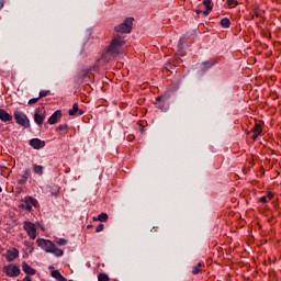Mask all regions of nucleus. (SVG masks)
<instances>
[{
    "label": "nucleus",
    "mask_w": 281,
    "mask_h": 281,
    "mask_svg": "<svg viewBox=\"0 0 281 281\" xmlns=\"http://www.w3.org/2000/svg\"><path fill=\"white\" fill-rule=\"evenodd\" d=\"M126 45V41H124V36L122 35H114L111 43L106 47L105 52L102 55V59L109 63V60H113L116 56L122 54V47Z\"/></svg>",
    "instance_id": "obj_1"
},
{
    "label": "nucleus",
    "mask_w": 281,
    "mask_h": 281,
    "mask_svg": "<svg viewBox=\"0 0 281 281\" xmlns=\"http://www.w3.org/2000/svg\"><path fill=\"white\" fill-rule=\"evenodd\" d=\"M126 45V41H124V36L122 35H114L111 43L106 47L105 52L102 55V59L109 63V60H113L116 56L122 54V47Z\"/></svg>",
    "instance_id": "obj_2"
},
{
    "label": "nucleus",
    "mask_w": 281,
    "mask_h": 281,
    "mask_svg": "<svg viewBox=\"0 0 281 281\" xmlns=\"http://www.w3.org/2000/svg\"><path fill=\"white\" fill-rule=\"evenodd\" d=\"M36 245L41 247L46 254H54V256H57V258H60L63 256V250L60 248H57L52 240L47 239H37Z\"/></svg>",
    "instance_id": "obj_3"
},
{
    "label": "nucleus",
    "mask_w": 281,
    "mask_h": 281,
    "mask_svg": "<svg viewBox=\"0 0 281 281\" xmlns=\"http://www.w3.org/2000/svg\"><path fill=\"white\" fill-rule=\"evenodd\" d=\"M133 21L135 19L127 18L125 21L114 27L116 34H131V30H133Z\"/></svg>",
    "instance_id": "obj_4"
},
{
    "label": "nucleus",
    "mask_w": 281,
    "mask_h": 281,
    "mask_svg": "<svg viewBox=\"0 0 281 281\" xmlns=\"http://www.w3.org/2000/svg\"><path fill=\"white\" fill-rule=\"evenodd\" d=\"M14 120L16 124H20V126H24V128H30V120H27V115L21 111L14 112Z\"/></svg>",
    "instance_id": "obj_5"
},
{
    "label": "nucleus",
    "mask_w": 281,
    "mask_h": 281,
    "mask_svg": "<svg viewBox=\"0 0 281 281\" xmlns=\"http://www.w3.org/2000/svg\"><path fill=\"white\" fill-rule=\"evenodd\" d=\"M3 272L9 278H16L21 274V269L16 265L11 263L9 266L3 267Z\"/></svg>",
    "instance_id": "obj_6"
},
{
    "label": "nucleus",
    "mask_w": 281,
    "mask_h": 281,
    "mask_svg": "<svg viewBox=\"0 0 281 281\" xmlns=\"http://www.w3.org/2000/svg\"><path fill=\"white\" fill-rule=\"evenodd\" d=\"M38 205V201L32 196H25L23 200V204L21 207L24 210H27L29 212H32V207H36Z\"/></svg>",
    "instance_id": "obj_7"
},
{
    "label": "nucleus",
    "mask_w": 281,
    "mask_h": 281,
    "mask_svg": "<svg viewBox=\"0 0 281 281\" xmlns=\"http://www.w3.org/2000/svg\"><path fill=\"white\" fill-rule=\"evenodd\" d=\"M24 229L31 240H36V226L32 222H24Z\"/></svg>",
    "instance_id": "obj_8"
},
{
    "label": "nucleus",
    "mask_w": 281,
    "mask_h": 281,
    "mask_svg": "<svg viewBox=\"0 0 281 281\" xmlns=\"http://www.w3.org/2000/svg\"><path fill=\"white\" fill-rule=\"evenodd\" d=\"M4 257L8 262H13V260H16V258H19V249L13 248L11 250H7Z\"/></svg>",
    "instance_id": "obj_9"
},
{
    "label": "nucleus",
    "mask_w": 281,
    "mask_h": 281,
    "mask_svg": "<svg viewBox=\"0 0 281 281\" xmlns=\"http://www.w3.org/2000/svg\"><path fill=\"white\" fill-rule=\"evenodd\" d=\"M30 146L35 150H41V148H45V140H41L38 138H32L30 140Z\"/></svg>",
    "instance_id": "obj_10"
},
{
    "label": "nucleus",
    "mask_w": 281,
    "mask_h": 281,
    "mask_svg": "<svg viewBox=\"0 0 281 281\" xmlns=\"http://www.w3.org/2000/svg\"><path fill=\"white\" fill-rule=\"evenodd\" d=\"M63 117V112L60 110L55 111L48 119V124H56L58 120Z\"/></svg>",
    "instance_id": "obj_11"
},
{
    "label": "nucleus",
    "mask_w": 281,
    "mask_h": 281,
    "mask_svg": "<svg viewBox=\"0 0 281 281\" xmlns=\"http://www.w3.org/2000/svg\"><path fill=\"white\" fill-rule=\"evenodd\" d=\"M252 133H255L252 135V139L256 142L259 137V135L262 134V125L260 123H256L255 126L251 130Z\"/></svg>",
    "instance_id": "obj_12"
},
{
    "label": "nucleus",
    "mask_w": 281,
    "mask_h": 281,
    "mask_svg": "<svg viewBox=\"0 0 281 281\" xmlns=\"http://www.w3.org/2000/svg\"><path fill=\"white\" fill-rule=\"evenodd\" d=\"M22 269L26 276H36V270L27 265V262L22 263Z\"/></svg>",
    "instance_id": "obj_13"
},
{
    "label": "nucleus",
    "mask_w": 281,
    "mask_h": 281,
    "mask_svg": "<svg viewBox=\"0 0 281 281\" xmlns=\"http://www.w3.org/2000/svg\"><path fill=\"white\" fill-rule=\"evenodd\" d=\"M68 114L74 115H85V111L78 108V103H74L72 109L68 111Z\"/></svg>",
    "instance_id": "obj_14"
},
{
    "label": "nucleus",
    "mask_w": 281,
    "mask_h": 281,
    "mask_svg": "<svg viewBox=\"0 0 281 281\" xmlns=\"http://www.w3.org/2000/svg\"><path fill=\"white\" fill-rule=\"evenodd\" d=\"M203 5L205 10L203 11L204 16H207L212 12V0H204Z\"/></svg>",
    "instance_id": "obj_15"
},
{
    "label": "nucleus",
    "mask_w": 281,
    "mask_h": 281,
    "mask_svg": "<svg viewBox=\"0 0 281 281\" xmlns=\"http://www.w3.org/2000/svg\"><path fill=\"white\" fill-rule=\"evenodd\" d=\"M0 120L2 122H12V115H10L5 110L0 109Z\"/></svg>",
    "instance_id": "obj_16"
},
{
    "label": "nucleus",
    "mask_w": 281,
    "mask_h": 281,
    "mask_svg": "<svg viewBox=\"0 0 281 281\" xmlns=\"http://www.w3.org/2000/svg\"><path fill=\"white\" fill-rule=\"evenodd\" d=\"M34 122H36L38 126H43V122H45V115L41 114L38 110L35 111Z\"/></svg>",
    "instance_id": "obj_17"
},
{
    "label": "nucleus",
    "mask_w": 281,
    "mask_h": 281,
    "mask_svg": "<svg viewBox=\"0 0 281 281\" xmlns=\"http://www.w3.org/2000/svg\"><path fill=\"white\" fill-rule=\"evenodd\" d=\"M204 268H205V265H203V263H198L196 266H194V267L192 268L191 273H192L193 276H199V273H201V271H203Z\"/></svg>",
    "instance_id": "obj_18"
},
{
    "label": "nucleus",
    "mask_w": 281,
    "mask_h": 281,
    "mask_svg": "<svg viewBox=\"0 0 281 281\" xmlns=\"http://www.w3.org/2000/svg\"><path fill=\"white\" fill-rule=\"evenodd\" d=\"M50 276H52V278H55V280L67 281V279L65 277H63V274L58 270L52 271Z\"/></svg>",
    "instance_id": "obj_19"
},
{
    "label": "nucleus",
    "mask_w": 281,
    "mask_h": 281,
    "mask_svg": "<svg viewBox=\"0 0 281 281\" xmlns=\"http://www.w3.org/2000/svg\"><path fill=\"white\" fill-rule=\"evenodd\" d=\"M29 177H30V169H26V170L24 171V175L22 176V178L19 180V183H20L21 186H23L24 183H27Z\"/></svg>",
    "instance_id": "obj_20"
},
{
    "label": "nucleus",
    "mask_w": 281,
    "mask_h": 281,
    "mask_svg": "<svg viewBox=\"0 0 281 281\" xmlns=\"http://www.w3.org/2000/svg\"><path fill=\"white\" fill-rule=\"evenodd\" d=\"M93 221H100L101 223H106L109 221V215L106 213H101L98 217H93Z\"/></svg>",
    "instance_id": "obj_21"
},
{
    "label": "nucleus",
    "mask_w": 281,
    "mask_h": 281,
    "mask_svg": "<svg viewBox=\"0 0 281 281\" xmlns=\"http://www.w3.org/2000/svg\"><path fill=\"white\" fill-rule=\"evenodd\" d=\"M33 170L35 175H43V166L33 165Z\"/></svg>",
    "instance_id": "obj_22"
},
{
    "label": "nucleus",
    "mask_w": 281,
    "mask_h": 281,
    "mask_svg": "<svg viewBox=\"0 0 281 281\" xmlns=\"http://www.w3.org/2000/svg\"><path fill=\"white\" fill-rule=\"evenodd\" d=\"M221 25H222V27H229V25H232V22L229 21V19H227V18H224V19H222L221 20Z\"/></svg>",
    "instance_id": "obj_23"
},
{
    "label": "nucleus",
    "mask_w": 281,
    "mask_h": 281,
    "mask_svg": "<svg viewBox=\"0 0 281 281\" xmlns=\"http://www.w3.org/2000/svg\"><path fill=\"white\" fill-rule=\"evenodd\" d=\"M98 281H111V279L109 278V274L106 273H100L98 276Z\"/></svg>",
    "instance_id": "obj_24"
},
{
    "label": "nucleus",
    "mask_w": 281,
    "mask_h": 281,
    "mask_svg": "<svg viewBox=\"0 0 281 281\" xmlns=\"http://www.w3.org/2000/svg\"><path fill=\"white\" fill-rule=\"evenodd\" d=\"M229 8H236L238 5V0H227Z\"/></svg>",
    "instance_id": "obj_25"
},
{
    "label": "nucleus",
    "mask_w": 281,
    "mask_h": 281,
    "mask_svg": "<svg viewBox=\"0 0 281 281\" xmlns=\"http://www.w3.org/2000/svg\"><path fill=\"white\" fill-rule=\"evenodd\" d=\"M47 95H49V90H42L41 92H40V100H41V98H47Z\"/></svg>",
    "instance_id": "obj_26"
},
{
    "label": "nucleus",
    "mask_w": 281,
    "mask_h": 281,
    "mask_svg": "<svg viewBox=\"0 0 281 281\" xmlns=\"http://www.w3.org/2000/svg\"><path fill=\"white\" fill-rule=\"evenodd\" d=\"M68 125L67 124H61L59 126H57V131H67Z\"/></svg>",
    "instance_id": "obj_27"
},
{
    "label": "nucleus",
    "mask_w": 281,
    "mask_h": 281,
    "mask_svg": "<svg viewBox=\"0 0 281 281\" xmlns=\"http://www.w3.org/2000/svg\"><path fill=\"white\" fill-rule=\"evenodd\" d=\"M157 102H166V100H168V98H166V95H160V97H157Z\"/></svg>",
    "instance_id": "obj_28"
},
{
    "label": "nucleus",
    "mask_w": 281,
    "mask_h": 281,
    "mask_svg": "<svg viewBox=\"0 0 281 281\" xmlns=\"http://www.w3.org/2000/svg\"><path fill=\"white\" fill-rule=\"evenodd\" d=\"M38 100H41V98H33V99L29 100V104L30 105L36 104V102H38Z\"/></svg>",
    "instance_id": "obj_29"
},
{
    "label": "nucleus",
    "mask_w": 281,
    "mask_h": 281,
    "mask_svg": "<svg viewBox=\"0 0 281 281\" xmlns=\"http://www.w3.org/2000/svg\"><path fill=\"white\" fill-rule=\"evenodd\" d=\"M104 229V224H99L98 226H97V228H95V232L97 233H100V232H102Z\"/></svg>",
    "instance_id": "obj_30"
},
{
    "label": "nucleus",
    "mask_w": 281,
    "mask_h": 281,
    "mask_svg": "<svg viewBox=\"0 0 281 281\" xmlns=\"http://www.w3.org/2000/svg\"><path fill=\"white\" fill-rule=\"evenodd\" d=\"M259 201L261 202V203H269V199L267 198V195H265V196H261L260 199H259Z\"/></svg>",
    "instance_id": "obj_31"
},
{
    "label": "nucleus",
    "mask_w": 281,
    "mask_h": 281,
    "mask_svg": "<svg viewBox=\"0 0 281 281\" xmlns=\"http://www.w3.org/2000/svg\"><path fill=\"white\" fill-rule=\"evenodd\" d=\"M57 245H60V246H65V245H67V239H59L58 241H57Z\"/></svg>",
    "instance_id": "obj_32"
},
{
    "label": "nucleus",
    "mask_w": 281,
    "mask_h": 281,
    "mask_svg": "<svg viewBox=\"0 0 281 281\" xmlns=\"http://www.w3.org/2000/svg\"><path fill=\"white\" fill-rule=\"evenodd\" d=\"M266 196L268 198V201H271V199H273V193L269 192Z\"/></svg>",
    "instance_id": "obj_33"
},
{
    "label": "nucleus",
    "mask_w": 281,
    "mask_h": 281,
    "mask_svg": "<svg viewBox=\"0 0 281 281\" xmlns=\"http://www.w3.org/2000/svg\"><path fill=\"white\" fill-rule=\"evenodd\" d=\"M260 15L258 14V12L257 11H255L254 13H252V19H258Z\"/></svg>",
    "instance_id": "obj_34"
},
{
    "label": "nucleus",
    "mask_w": 281,
    "mask_h": 281,
    "mask_svg": "<svg viewBox=\"0 0 281 281\" xmlns=\"http://www.w3.org/2000/svg\"><path fill=\"white\" fill-rule=\"evenodd\" d=\"M173 65H175V67H177V65H179V57H176V60H173Z\"/></svg>",
    "instance_id": "obj_35"
},
{
    "label": "nucleus",
    "mask_w": 281,
    "mask_h": 281,
    "mask_svg": "<svg viewBox=\"0 0 281 281\" xmlns=\"http://www.w3.org/2000/svg\"><path fill=\"white\" fill-rule=\"evenodd\" d=\"M23 281H32V278L30 276L24 277Z\"/></svg>",
    "instance_id": "obj_36"
},
{
    "label": "nucleus",
    "mask_w": 281,
    "mask_h": 281,
    "mask_svg": "<svg viewBox=\"0 0 281 281\" xmlns=\"http://www.w3.org/2000/svg\"><path fill=\"white\" fill-rule=\"evenodd\" d=\"M195 12H196V14H203V10H201V9H196Z\"/></svg>",
    "instance_id": "obj_37"
},
{
    "label": "nucleus",
    "mask_w": 281,
    "mask_h": 281,
    "mask_svg": "<svg viewBox=\"0 0 281 281\" xmlns=\"http://www.w3.org/2000/svg\"><path fill=\"white\" fill-rule=\"evenodd\" d=\"M3 1L4 0H0V10L3 8Z\"/></svg>",
    "instance_id": "obj_38"
},
{
    "label": "nucleus",
    "mask_w": 281,
    "mask_h": 281,
    "mask_svg": "<svg viewBox=\"0 0 281 281\" xmlns=\"http://www.w3.org/2000/svg\"><path fill=\"white\" fill-rule=\"evenodd\" d=\"M204 65H205L206 67H211V66H212V64H210V63H204Z\"/></svg>",
    "instance_id": "obj_39"
},
{
    "label": "nucleus",
    "mask_w": 281,
    "mask_h": 281,
    "mask_svg": "<svg viewBox=\"0 0 281 281\" xmlns=\"http://www.w3.org/2000/svg\"><path fill=\"white\" fill-rule=\"evenodd\" d=\"M157 229H159V227H154L151 232H157Z\"/></svg>",
    "instance_id": "obj_40"
},
{
    "label": "nucleus",
    "mask_w": 281,
    "mask_h": 281,
    "mask_svg": "<svg viewBox=\"0 0 281 281\" xmlns=\"http://www.w3.org/2000/svg\"><path fill=\"white\" fill-rule=\"evenodd\" d=\"M93 227V225H88L87 229H91Z\"/></svg>",
    "instance_id": "obj_41"
},
{
    "label": "nucleus",
    "mask_w": 281,
    "mask_h": 281,
    "mask_svg": "<svg viewBox=\"0 0 281 281\" xmlns=\"http://www.w3.org/2000/svg\"><path fill=\"white\" fill-rule=\"evenodd\" d=\"M2 191L1 187H0V192Z\"/></svg>",
    "instance_id": "obj_42"
}]
</instances>
